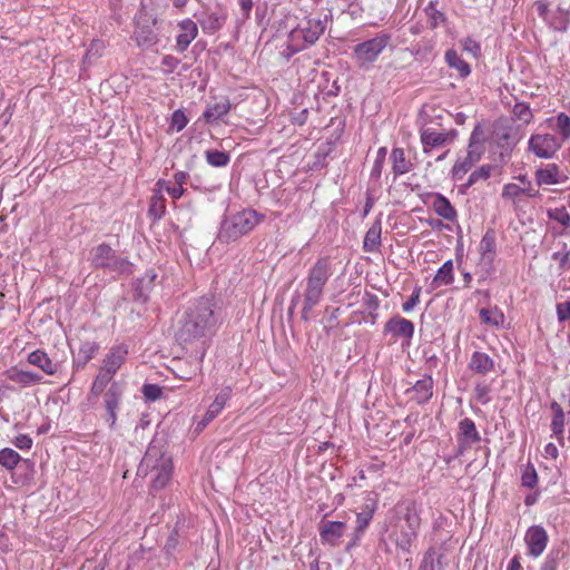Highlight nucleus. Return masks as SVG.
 <instances>
[{
	"label": "nucleus",
	"mask_w": 570,
	"mask_h": 570,
	"mask_svg": "<svg viewBox=\"0 0 570 570\" xmlns=\"http://www.w3.org/2000/svg\"><path fill=\"white\" fill-rule=\"evenodd\" d=\"M521 187H522L523 195L531 197V198L539 196V190L533 188L531 181H527V184Z\"/></svg>",
	"instance_id": "obj_63"
},
{
	"label": "nucleus",
	"mask_w": 570,
	"mask_h": 570,
	"mask_svg": "<svg viewBox=\"0 0 570 570\" xmlns=\"http://www.w3.org/2000/svg\"><path fill=\"white\" fill-rule=\"evenodd\" d=\"M547 214L550 219L558 222L564 227L570 225V214L567 212L564 206L550 208Z\"/></svg>",
	"instance_id": "obj_44"
},
{
	"label": "nucleus",
	"mask_w": 570,
	"mask_h": 570,
	"mask_svg": "<svg viewBox=\"0 0 570 570\" xmlns=\"http://www.w3.org/2000/svg\"><path fill=\"white\" fill-rule=\"evenodd\" d=\"M171 473V458L165 453L163 445L153 441L138 466V474L150 475L153 489L160 490L167 485Z\"/></svg>",
	"instance_id": "obj_2"
},
{
	"label": "nucleus",
	"mask_w": 570,
	"mask_h": 570,
	"mask_svg": "<svg viewBox=\"0 0 570 570\" xmlns=\"http://www.w3.org/2000/svg\"><path fill=\"white\" fill-rule=\"evenodd\" d=\"M386 154H387L386 147L379 148V150L376 153V158L373 164L372 173H371L372 176H374V177L381 176L383 165H384V161L386 158Z\"/></svg>",
	"instance_id": "obj_51"
},
{
	"label": "nucleus",
	"mask_w": 570,
	"mask_h": 570,
	"mask_svg": "<svg viewBox=\"0 0 570 570\" xmlns=\"http://www.w3.org/2000/svg\"><path fill=\"white\" fill-rule=\"evenodd\" d=\"M439 556L434 549H429L420 563L419 570H435V563L439 562Z\"/></svg>",
	"instance_id": "obj_49"
},
{
	"label": "nucleus",
	"mask_w": 570,
	"mask_h": 570,
	"mask_svg": "<svg viewBox=\"0 0 570 570\" xmlns=\"http://www.w3.org/2000/svg\"><path fill=\"white\" fill-rule=\"evenodd\" d=\"M558 454H559L558 448L553 443H548L544 446V456L546 458L557 459Z\"/></svg>",
	"instance_id": "obj_64"
},
{
	"label": "nucleus",
	"mask_w": 570,
	"mask_h": 570,
	"mask_svg": "<svg viewBox=\"0 0 570 570\" xmlns=\"http://www.w3.org/2000/svg\"><path fill=\"white\" fill-rule=\"evenodd\" d=\"M480 262L490 267L495 257V236L493 232H487L479 244Z\"/></svg>",
	"instance_id": "obj_26"
},
{
	"label": "nucleus",
	"mask_w": 570,
	"mask_h": 570,
	"mask_svg": "<svg viewBox=\"0 0 570 570\" xmlns=\"http://www.w3.org/2000/svg\"><path fill=\"white\" fill-rule=\"evenodd\" d=\"M100 48H102V42L101 41H94L90 45V48H89V50H88V52H87V55L85 57V60L89 61L92 56L98 55Z\"/></svg>",
	"instance_id": "obj_62"
},
{
	"label": "nucleus",
	"mask_w": 570,
	"mask_h": 570,
	"mask_svg": "<svg viewBox=\"0 0 570 570\" xmlns=\"http://www.w3.org/2000/svg\"><path fill=\"white\" fill-rule=\"evenodd\" d=\"M557 126L560 129L563 137H570V117L566 114H560L557 117Z\"/></svg>",
	"instance_id": "obj_57"
},
{
	"label": "nucleus",
	"mask_w": 570,
	"mask_h": 570,
	"mask_svg": "<svg viewBox=\"0 0 570 570\" xmlns=\"http://www.w3.org/2000/svg\"><path fill=\"white\" fill-rule=\"evenodd\" d=\"M392 170L396 176L404 175L412 169V164L406 159L402 148H394L391 153Z\"/></svg>",
	"instance_id": "obj_32"
},
{
	"label": "nucleus",
	"mask_w": 570,
	"mask_h": 570,
	"mask_svg": "<svg viewBox=\"0 0 570 570\" xmlns=\"http://www.w3.org/2000/svg\"><path fill=\"white\" fill-rule=\"evenodd\" d=\"M421 287L415 286L411 297L402 304V309L405 313H410L420 303Z\"/></svg>",
	"instance_id": "obj_54"
},
{
	"label": "nucleus",
	"mask_w": 570,
	"mask_h": 570,
	"mask_svg": "<svg viewBox=\"0 0 570 570\" xmlns=\"http://www.w3.org/2000/svg\"><path fill=\"white\" fill-rule=\"evenodd\" d=\"M156 19L151 18L147 13H141L137 18L136 29L134 31V38L137 45L141 48H151L158 41V36L154 29Z\"/></svg>",
	"instance_id": "obj_9"
},
{
	"label": "nucleus",
	"mask_w": 570,
	"mask_h": 570,
	"mask_svg": "<svg viewBox=\"0 0 570 570\" xmlns=\"http://www.w3.org/2000/svg\"><path fill=\"white\" fill-rule=\"evenodd\" d=\"M376 509L377 500L368 494L364 500L361 511L356 513L355 532L357 534L362 535L364 533L366 528L370 525Z\"/></svg>",
	"instance_id": "obj_19"
},
{
	"label": "nucleus",
	"mask_w": 570,
	"mask_h": 570,
	"mask_svg": "<svg viewBox=\"0 0 570 570\" xmlns=\"http://www.w3.org/2000/svg\"><path fill=\"white\" fill-rule=\"evenodd\" d=\"M522 195V187L511 183L503 186L501 197L505 200L515 202Z\"/></svg>",
	"instance_id": "obj_47"
},
{
	"label": "nucleus",
	"mask_w": 570,
	"mask_h": 570,
	"mask_svg": "<svg viewBox=\"0 0 570 570\" xmlns=\"http://www.w3.org/2000/svg\"><path fill=\"white\" fill-rule=\"evenodd\" d=\"M535 10L542 19H547L549 13V2L547 0H538L534 2Z\"/></svg>",
	"instance_id": "obj_61"
},
{
	"label": "nucleus",
	"mask_w": 570,
	"mask_h": 570,
	"mask_svg": "<svg viewBox=\"0 0 570 570\" xmlns=\"http://www.w3.org/2000/svg\"><path fill=\"white\" fill-rule=\"evenodd\" d=\"M384 331L394 340L404 338L410 343L414 335V324L404 317L394 316L385 323Z\"/></svg>",
	"instance_id": "obj_15"
},
{
	"label": "nucleus",
	"mask_w": 570,
	"mask_h": 570,
	"mask_svg": "<svg viewBox=\"0 0 570 570\" xmlns=\"http://www.w3.org/2000/svg\"><path fill=\"white\" fill-rule=\"evenodd\" d=\"M494 141L503 156L513 149L518 139L511 134V128L498 125L494 129Z\"/></svg>",
	"instance_id": "obj_29"
},
{
	"label": "nucleus",
	"mask_w": 570,
	"mask_h": 570,
	"mask_svg": "<svg viewBox=\"0 0 570 570\" xmlns=\"http://www.w3.org/2000/svg\"><path fill=\"white\" fill-rule=\"evenodd\" d=\"M99 350L98 343L94 341H85L79 347V354L83 357V362L90 361Z\"/></svg>",
	"instance_id": "obj_46"
},
{
	"label": "nucleus",
	"mask_w": 570,
	"mask_h": 570,
	"mask_svg": "<svg viewBox=\"0 0 570 570\" xmlns=\"http://www.w3.org/2000/svg\"><path fill=\"white\" fill-rule=\"evenodd\" d=\"M522 485L532 489L538 481L535 469L532 465H528L522 473Z\"/></svg>",
	"instance_id": "obj_53"
},
{
	"label": "nucleus",
	"mask_w": 570,
	"mask_h": 570,
	"mask_svg": "<svg viewBox=\"0 0 570 570\" xmlns=\"http://www.w3.org/2000/svg\"><path fill=\"white\" fill-rule=\"evenodd\" d=\"M217 325V316L209 298H200L186 313L179 336L191 341L210 334Z\"/></svg>",
	"instance_id": "obj_1"
},
{
	"label": "nucleus",
	"mask_w": 570,
	"mask_h": 570,
	"mask_svg": "<svg viewBox=\"0 0 570 570\" xmlns=\"http://www.w3.org/2000/svg\"><path fill=\"white\" fill-rule=\"evenodd\" d=\"M205 157L213 167H226L230 160V156L227 153L216 149L206 150Z\"/></svg>",
	"instance_id": "obj_39"
},
{
	"label": "nucleus",
	"mask_w": 570,
	"mask_h": 570,
	"mask_svg": "<svg viewBox=\"0 0 570 570\" xmlns=\"http://www.w3.org/2000/svg\"><path fill=\"white\" fill-rule=\"evenodd\" d=\"M346 524L341 521H326L321 524L320 537L323 542L336 546L343 537Z\"/></svg>",
	"instance_id": "obj_21"
},
{
	"label": "nucleus",
	"mask_w": 570,
	"mask_h": 570,
	"mask_svg": "<svg viewBox=\"0 0 570 570\" xmlns=\"http://www.w3.org/2000/svg\"><path fill=\"white\" fill-rule=\"evenodd\" d=\"M382 227L381 222L376 220L366 232L363 248L365 252H375L381 244Z\"/></svg>",
	"instance_id": "obj_33"
},
{
	"label": "nucleus",
	"mask_w": 570,
	"mask_h": 570,
	"mask_svg": "<svg viewBox=\"0 0 570 570\" xmlns=\"http://www.w3.org/2000/svg\"><path fill=\"white\" fill-rule=\"evenodd\" d=\"M484 151V135L481 127L476 126L470 136L466 155L470 159H472V161L478 163L481 159Z\"/></svg>",
	"instance_id": "obj_28"
},
{
	"label": "nucleus",
	"mask_w": 570,
	"mask_h": 570,
	"mask_svg": "<svg viewBox=\"0 0 570 570\" xmlns=\"http://www.w3.org/2000/svg\"><path fill=\"white\" fill-rule=\"evenodd\" d=\"M557 316L559 322H564L570 318V301L557 305Z\"/></svg>",
	"instance_id": "obj_59"
},
{
	"label": "nucleus",
	"mask_w": 570,
	"mask_h": 570,
	"mask_svg": "<svg viewBox=\"0 0 570 570\" xmlns=\"http://www.w3.org/2000/svg\"><path fill=\"white\" fill-rule=\"evenodd\" d=\"M462 45L463 50L472 58L476 59L479 57L481 48L476 41L472 40L471 38H466L463 40Z\"/></svg>",
	"instance_id": "obj_56"
},
{
	"label": "nucleus",
	"mask_w": 570,
	"mask_h": 570,
	"mask_svg": "<svg viewBox=\"0 0 570 570\" xmlns=\"http://www.w3.org/2000/svg\"><path fill=\"white\" fill-rule=\"evenodd\" d=\"M128 355V346L126 344H117L111 346L102 360L100 368L108 374L115 376L126 362Z\"/></svg>",
	"instance_id": "obj_14"
},
{
	"label": "nucleus",
	"mask_w": 570,
	"mask_h": 570,
	"mask_svg": "<svg viewBox=\"0 0 570 570\" xmlns=\"http://www.w3.org/2000/svg\"><path fill=\"white\" fill-rule=\"evenodd\" d=\"M232 108L228 98L223 97L214 104H209L203 114L206 122L212 124L219 120L223 116L227 115Z\"/></svg>",
	"instance_id": "obj_27"
},
{
	"label": "nucleus",
	"mask_w": 570,
	"mask_h": 570,
	"mask_svg": "<svg viewBox=\"0 0 570 570\" xmlns=\"http://www.w3.org/2000/svg\"><path fill=\"white\" fill-rule=\"evenodd\" d=\"M28 362L39 367L48 375H53L58 370V365L53 363L48 354L41 350L31 352L28 355Z\"/></svg>",
	"instance_id": "obj_30"
},
{
	"label": "nucleus",
	"mask_w": 570,
	"mask_h": 570,
	"mask_svg": "<svg viewBox=\"0 0 570 570\" xmlns=\"http://www.w3.org/2000/svg\"><path fill=\"white\" fill-rule=\"evenodd\" d=\"M227 19V13L223 9L205 11L198 18L197 22L202 30L207 35H214L223 28Z\"/></svg>",
	"instance_id": "obj_16"
},
{
	"label": "nucleus",
	"mask_w": 570,
	"mask_h": 570,
	"mask_svg": "<svg viewBox=\"0 0 570 570\" xmlns=\"http://www.w3.org/2000/svg\"><path fill=\"white\" fill-rule=\"evenodd\" d=\"M112 382H115L114 376L99 368V372L91 384L90 394L98 397Z\"/></svg>",
	"instance_id": "obj_35"
},
{
	"label": "nucleus",
	"mask_w": 570,
	"mask_h": 570,
	"mask_svg": "<svg viewBox=\"0 0 570 570\" xmlns=\"http://www.w3.org/2000/svg\"><path fill=\"white\" fill-rule=\"evenodd\" d=\"M474 164L475 163L472 161V159H470L468 155L463 159L458 160L452 168L453 178L456 180H461Z\"/></svg>",
	"instance_id": "obj_43"
},
{
	"label": "nucleus",
	"mask_w": 570,
	"mask_h": 570,
	"mask_svg": "<svg viewBox=\"0 0 570 570\" xmlns=\"http://www.w3.org/2000/svg\"><path fill=\"white\" fill-rule=\"evenodd\" d=\"M8 380L19 384L21 387H29L41 382L42 376L36 372L11 367L6 372Z\"/></svg>",
	"instance_id": "obj_23"
},
{
	"label": "nucleus",
	"mask_w": 570,
	"mask_h": 570,
	"mask_svg": "<svg viewBox=\"0 0 570 570\" xmlns=\"http://www.w3.org/2000/svg\"><path fill=\"white\" fill-rule=\"evenodd\" d=\"M480 318L484 324L495 327H500L504 323V314L498 307L482 308Z\"/></svg>",
	"instance_id": "obj_36"
},
{
	"label": "nucleus",
	"mask_w": 570,
	"mask_h": 570,
	"mask_svg": "<svg viewBox=\"0 0 570 570\" xmlns=\"http://www.w3.org/2000/svg\"><path fill=\"white\" fill-rule=\"evenodd\" d=\"M230 389L226 387L216 395L215 400L206 411L204 417L198 422V429H204L224 410L227 401L230 397Z\"/></svg>",
	"instance_id": "obj_20"
},
{
	"label": "nucleus",
	"mask_w": 570,
	"mask_h": 570,
	"mask_svg": "<svg viewBox=\"0 0 570 570\" xmlns=\"http://www.w3.org/2000/svg\"><path fill=\"white\" fill-rule=\"evenodd\" d=\"M489 392L490 387L485 383H478L474 387L475 397L482 404H487L490 401Z\"/></svg>",
	"instance_id": "obj_55"
},
{
	"label": "nucleus",
	"mask_w": 570,
	"mask_h": 570,
	"mask_svg": "<svg viewBox=\"0 0 570 570\" xmlns=\"http://www.w3.org/2000/svg\"><path fill=\"white\" fill-rule=\"evenodd\" d=\"M454 282L453 262L446 261L434 275L431 283V291H434L441 286L451 285Z\"/></svg>",
	"instance_id": "obj_31"
},
{
	"label": "nucleus",
	"mask_w": 570,
	"mask_h": 570,
	"mask_svg": "<svg viewBox=\"0 0 570 570\" xmlns=\"http://www.w3.org/2000/svg\"><path fill=\"white\" fill-rule=\"evenodd\" d=\"M433 382L431 377L417 381L413 386L414 399L417 403H424L432 396Z\"/></svg>",
	"instance_id": "obj_34"
},
{
	"label": "nucleus",
	"mask_w": 570,
	"mask_h": 570,
	"mask_svg": "<svg viewBox=\"0 0 570 570\" xmlns=\"http://www.w3.org/2000/svg\"><path fill=\"white\" fill-rule=\"evenodd\" d=\"M512 115L517 120L522 121V124L528 125L533 119V114L530 107L523 102H517L513 106Z\"/></svg>",
	"instance_id": "obj_41"
},
{
	"label": "nucleus",
	"mask_w": 570,
	"mask_h": 570,
	"mask_svg": "<svg viewBox=\"0 0 570 570\" xmlns=\"http://www.w3.org/2000/svg\"><path fill=\"white\" fill-rule=\"evenodd\" d=\"M20 460V454L10 448H4L0 450V465L6 468L7 470H13L18 465Z\"/></svg>",
	"instance_id": "obj_38"
},
{
	"label": "nucleus",
	"mask_w": 570,
	"mask_h": 570,
	"mask_svg": "<svg viewBox=\"0 0 570 570\" xmlns=\"http://www.w3.org/2000/svg\"><path fill=\"white\" fill-rule=\"evenodd\" d=\"M397 513L400 519L393 541L400 550L409 553L421 527L420 510L414 502H405L399 505Z\"/></svg>",
	"instance_id": "obj_3"
},
{
	"label": "nucleus",
	"mask_w": 570,
	"mask_h": 570,
	"mask_svg": "<svg viewBox=\"0 0 570 570\" xmlns=\"http://www.w3.org/2000/svg\"><path fill=\"white\" fill-rule=\"evenodd\" d=\"M455 139L453 130H435L431 128L421 131V142L425 154L431 153L433 149L445 147L452 144Z\"/></svg>",
	"instance_id": "obj_12"
},
{
	"label": "nucleus",
	"mask_w": 570,
	"mask_h": 570,
	"mask_svg": "<svg viewBox=\"0 0 570 570\" xmlns=\"http://www.w3.org/2000/svg\"><path fill=\"white\" fill-rule=\"evenodd\" d=\"M104 394V406L107 412V423L110 429H115L117 422V411L124 396V384L112 382Z\"/></svg>",
	"instance_id": "obj_11"
},
{
	"label": "nucleus",
	"mask_w": 570,
	"mask_h": 570,
	"mask_svg": "<svg viewBox=\"0 0 570 570\" xmlns=\"http://www.w3.org/2000/svg\"><path fill=\"white\" fill-rule=\"evenodd\" d=\"M445 60L450 68L458 69V71H470L469 63L462 60L455 50H448L445 52Z\"/></svg>",
	"instance_id": "obj_42"
},
{
	"label": "nucleus",
	"mask_w": 570,
	"mask_h": 570,
	"mask_svg": "<svg viewBox=\"0 0 570 570\" xmlns=\"http://www.w3.org/2000/svg\"><path fill=\"white\" fill-rule=\"evenodd\" d=\"M430 205L433 210L443 219L453 222L456 219V210L450 200L441 194H434L430 197Z\"/></svg>",
	"instance_id": "obj_24"
},
{
	"label": "nucleus",
	"mask_w": 570,
	"mask_h": 570,
	"mask_svg": "<svg viewBox=\"0 0 570 570\" xmlns=\"http://www.w3.org/2000/svg\"><path fill=\"white\" fill-rule=\"evenodd\" d=\"M90 262L96 268H106L112 272L127 273L130 263L116 255V252L107 244H100L90 250Z\"/></svg>",
	"instance_id": "obj_7"
},
{
	"label": "nucleus",
	"mask_w": 570,
	"mask_h": 570,
	"mask_svg": "<svg viewBox=\"0 0 570 570\" xmlns=\"http://www.w3.org/2000/svg\"><path fill=\"white\" fill-rule=\"evenodd\" d=\"M548 533L541 525L530 527L524 534L528 554L532 558L540 557L548 544Z\"/></svg>",
	"instance_id": "obj_13"
},
{
	"label": "nucleus",
	"mask_w": 570,
	"mask_h": 570,
	"mask_svg": "<svg viewBox=\"0 0 570 570\" xmlns=\"http://www.w3.org/2000/svg\"><path fill=\"white\" fill-rule=\"evenodd\" d=\"M158 193L166 191L173 199H179L185 191V188L178 185H170L168 181L159 180L157 183Z\"/></svg>",
	"instance_id": "obj_45"
},
{
	"label": "nucleus",
	"mask_w": 570,
	"mask_h": 570,
	"mask_svg": "<svg viewBox=\"0 0 570 570\" xmlns=\"http://www.w3.org/2000/svg\"><path fill=\"white\" fill-rule=\"evenodd\" d=\"M12 443L20 450H30L33 441L28 434H19Z\"/></svg>",
	"instance_id": "obj_58"
},
{
	"label": "nucleus",
	"mask_w": 570,
	"mask_h": 570,
	"mask_svg": "<svg viewBox=\"0 0 570 570\" xmlns=\"http://www.w3.org/2000/svg\"><path fill=\"white\" fill-rule=\"evenodd\" d=\"M188 124V119L184 111L175 110L171 115L170 128L176 131L183 130Z\"/></svg>",
	"instance_id": "obj_50"
},
{
	"label": "nucleus",
	"mask_w": 570,
	"mask_h": 570,
	"mask_svg": "<svg viewBox=\"0 0 570 570\" xmlns=\"http://www.w3.org/2000/svg\"><path fill=\"white\" fill-rule=\"evenodd\" d=\"M528 146L537 157L549 159L559 150L561 142L551 134H537L530 137Z\"/></svg>",
	"instance_id": "obj_10"
},
{
	"label": "nucleus",
	"mask_w": 570,
	"mask_h": 570,
	"mask_svg": "<svg viewBox=\"0 0 570 570\" xmlns=\"http://www.w3.org/2000/svg\"><path fill=\"white\" fill-rule=\"evenodd\" d=\"M263 218L253 209H243L227 215L222 222L218 237L226 243L237 240L254 229Z\"/></svg>",
	"instance_id": "obj_4"
},
{
	"label": "nucleus",
	"mask_w": 570,
	"mask_h": 570,
	"mask_svg": "<svg viewBox=\"0 0 570 570\" xmlns=\"http://www.w3.org/2000/svg\"><path fill=\"white\" fill-rule=\"evenodd\" d=\"M142 392L147 399L153 401L159 399L161 395V389L156 384H146Z\"/></svg>",
	"instance_id": "obj_60"
},
{
	"label": "nucleus",
	"mask_w": 570,
	"mask_h": 570,
	"mask_svg": "<svg viewBox=\"0 0 570 570\" xmlns=\"http://www.w3.org/2000/svg\"><path fill=\"white\" fill-rule=\"evenodd\" d=\"M390 42L391 36L389 33L381 32L375 38L356 45L354 48V56L363 63L373 62L390 45Z\"/></svg>",
	"instance_id": "obj_8"
},
{
	"label": "nucleus",
	"mask_w": 570,
	"mask_h": 570,
	"mask_svg": "<svg viewBox=\"0 0 570 570\" xmlns=\"http://www.w3.org/2000/svg\"><path fill=\"white\" fill-rule=\"evenodd\" d=\"M534 177L539 186L558 185L568 179L567 175L560 170L557 164H547L539 168L535 171Z\"/></svg>",
	"instance_id": "obj_18"
},
{
	"label": "nucleus",
	"mask_w": 570,
	"mask_h": 570,
	"mask_svg": "<svg viewBox=\"0 0 570 570\" xmlns=\"http://www.w3.org/2000/svg\"><path fill=\"white\" fill-rule=\"evenodd\" d=\"M481 441V435L476 430L474 422L465 417L459 423V452L462 453L466 449L471 448L474 443Z\"/></svg>",
	"instance_id": "obj_17"
},
{
	"label": "nucleus",
	"mask_w": 570,
	"mask_h": 570,
	"mask_svg": "<svg viewBox=\"0 0 570 570\" xmlns=\"http://www.w3.org/2000/svg\"><path fill=\"white\" fill-rule=\"evenodd\" d=\"M332 275L331 261L328 257L318 258L312 266L307 277V285L304 297V312H309L316 306L323 295V289Z\"/></svg>",
	"instance_id": "obj_5"
},
{
	"label": "nucleus",
	"mask_w": 570,
	"mask_h": 570,
	"mask_svg": "<svg viewBox=\"0 0 570 570\" xmlns=\"http://www.w3.org/2000/svg\"><path fill=\"white\" fill-rule=\"evenodd\" d=\"M424 11L429 18V23L432 29H435L445 21L444 13L436 9V1H431Z\"/></svg>",
	"instance_id": "obj_40"
},
{
	"label": "nucleus",
	"mask_w": 570,
	"mask_h": 570,
	"mask_svg": "<svg viewBox=\"0 0 570 570\" xmlns=\"http://www.w3.org/2000/svg\"><path fill=\"white\" fill-rule=\"evenodd\" d=\"M469 368L476 374L487 375L493 371L494 360L484 352L475 351L471 355Z\"/></svg>",
	"instance_id": "obj_25"
},
{
	"label": "nucleus",
	"mask_w": 570,
	"mask_h": 570,
	"mask_svg": "<svg viewBox=\"0 0 570 570\" xmlns=\"http://www.w3.org/2000/svg\"><path fill=\"white\" fill-rule=\"evenodd\" d=\"M327 18L306 19L294 28L288 35V48L293 51L303 50L314 45L325 31Z\"/></svg>",
	"instance_id": "obj_6"
},
{
	"label": "nucleus",
	"mask_w": 570,
	"mask_h": 570,
	"mask_svg": "<svg viewBox=\"0 0 570 570\" xmlns=\"http://www.w3.org/2000/svg\"><path fill=\"white\" fill-rule=\"evenodd\" d=\"M179 33L176 38L177 47L180 51L187 49V47L191 43V41L198 35L197 23L191 19H185L178 23Z\"/></svg>",
	"instance_id": "obj_22"
},
{
	"label": "nucleus",
	"mask_w": 570,
	"mask_h": 570,
	"mask_svg": "<svg viewBox=\"0 0 570 570\" xmlns=\"http://www.w3.org/2000/svg\"><path fill=\"white\" fill-rule=\"evenodd\" d=\"M551 410L553 411V417L551 421V430L554 435L560 436L564 429V412L559 403L552 402Z\"/></svg>",
	"instance_id": "obj_37"
},
{
	"label": "nucleus",
	"mask_w": 570,
	"mask_h": 570,
	"mask_svg": "<svg viewBox=\"0 0 570 570\" xmlns=\"http://www.w3.org/2000/svg\"><path fill=\"white\" fill-rule=\"evenodd\" d=\"M492 169L491 165L481 166L470 175L468 185L471 186L479 180H487L490 177Z\"/></svg>",
	"instance_id": "obj_48"
},
{
	"label": "nucleus",
	"mask_w": 570,
	"mask_h": 570,
	"mask_svg": "<svg viewBox=\"0 0 570 570\" xmlns=\"http://www.w3.org/2000/svg\"><path fill=\"white\" fill-rule=\"evenodd\" d=\"M149 213L157 218H160L165 214V204L161 194H156L149 207Z\"/></svg>",
	"instance_id": "obj_52"
}]
</instances>
